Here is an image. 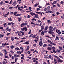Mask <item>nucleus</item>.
Returning a JSON list of instances; mask_svg holds the SVG:
<instances>
[{
    "label": "nucleus",
    "mask_w": 64,
    "mask_h": 64,
    "mask_svg": "<svg viewBox=\"0 0 64 64\" xmlns=\"http://www.w3.org/2000/svg\"><path fill=\"white\" fill-rule=\"evenodd\" d=\"M4 58H9V57H8V56H4Z\"/></svg>",
    "instance_id": "47"
},
{
    "label": "nucleus",
    "mask_w": 64,
    "mask_h": 64,
    "mask_svg": "<svg viewBox=\"0 0 64 64\" xmlns=\"http://www.w3.org/2000/svg\"><path fill=\"white\" fill-rule=\"evenodd\" d=\"M22 18L21 17H19L18 18V19H21Z\"/></svg>",
    "instance_id": "62"
},
{
    "label": "nucleus",
    "mask_w": 64,
    "mask_h": 64,
    "mask_svg": "<svg viewBox=\"0 0 64 64\" xmlns=\"http://www.w3.org/2000/svg\"><path fill=\"white\" fill-rule=\"evenodd\" d=\"M10 14H12H12H14V13H13V12H10Z\"/></svg>",
    "instance_id": "48"
},
{
    "label": "nucleus",
    "mask_w": 64,
    "mask_h": 64,
    "mask_svg": "<svg viewBox=\"0 0 64 64\" xmlns=\"http://www.w3.org/2000/svg\"><path fill=\"white\" fill-rule=\"evenodd\" d=\"M0 56H1L2 57V56H3V54H2V53H1L0 54Z\"/></svg>",
    "instance_id": "41"
},
{
    "label": "nucleus",
    "mask_w": 64,
    "mask_h": 64,
    "mask_svg": "<svg viewBox=\"0 0 64 64\" xmlns=\"http://www.w3.org/2000/svg\"><path fill=\"white\" fill-rule=\"evenodd\" d=\"M41 29H42V30H43L44 29V26H41Z\"/></svg>",
    "instance_id": "16"
},
{
    "label": "nucleus",
    "mask_w": 64,
    "mask_h": 64,
    "mask_svg": "<svg viewBox=\"0 0 64 64\" xmlns=\"http://www.w3.org/2000/svg\"><path fill=\"white\" fill-rule=\"evenodd\" d=\"M10 38V37H7L6 38V40H8Z\"/></svg>",
    "instance_id": "18"
},
{
    "label": "nucleus",
    "mask_w": 64,
    "mask_h": 64,
    "mask_svg": "<svg viewBox=\"0 0 64 64\" xmlns=\"http://www.w3.org/2000/svg\"><path fill=\"white\" fill-rule=\"evenodd\" d=\"M17 53H18V54H21V52H17Z\"/></svg>",
    "instance_id": "43"
},
{
    "label": "nucleus",
    "mask_w": 64,
    "mask_h": 64,
    "mask_svg": "<svg viewBox=\"0 0 64 64\" xmlns=\"http://www.w3.org/2000/svg\"><path fill=\"white\" fill-rule=\"evenodd\" d=\"M57 5L58 6V7H60V6L59 4H57Z\"/></svg>",
    "instance_id": "46"
},
{
    "label": "nucleus",
    "mask_w": 64,
    "mask_h": 64,
    "mask_svg": "<svg viewBox=\"0 0 64 64\" xmlns=\"http://www.w3.org/2000/svg\"><path fill=\"white\" fill-rule=\"evenodd\" d=\"M20 32L22 33V35H24V34H25V33L24 32Z\"/></svg>",
    "instance_id": "15"
},
{
    "label": "nucleus",
    "mask_w": 64,
    "mask_h": 64,
    "mask_svg": "<svg viewBox=\"0 0 64 64\" xmlns=\"http://www.w3.org/2000/svg\"><path fill=\"white\" fill-rule=\"evenodd\" d=\"M56 1H55L53 3H52V4L53 5V4H56Z\"/></svg>",
    "instance_id": "24"
},
{
    "label": "nucleus",
    "mask_w": 64,
    "mask_h": 64,
    "mask_svg": "<svg viewBox=\"0 0 64 64\" xmlns=\"http://www.w3.org/2000/svg\"><path fill=\"white\" fill-rule=\"evenodd\" d=\"M17 60H18V58H15V62H16L17 61Z\"/></svg>",
    "instance_id": "34"
},
{
    "label": "nucleus",
    "mask_w": 64,
    "mask_h": 64,
    "mask_svg": "<svg viewBox=\"0 0 64 64\" xmlns=\"http://www.w3.org/2000/svg\"><path fill=\"white\" fill-rule=\"evenodd\" d=\"M59 57H60V58H62V59L63 58V57H62V56H59Z\"/></svg>",
    "instance_id": "49"
},
{
    "label": "nucleus",
    "mask_w": 64,
    "mask_h": 64,
    "mask_svg": "<svg viewBox=\"0 0 64 64\" xmlns=\"http://www.w3.org/2000/svg\"><path fill=\"white\" fill-rule=\"evenodd\" d=\"M44 57L45 58H48V56L47 55H45L44 56Z\"/></svg>",
    "instance_id": "10"
},
{
    "label": "nucleus",
    "mask_w": 64,
    "mask_h": 64,
    "mask_svg": "<svg viewBox=\"0 0 64 64\" xmlns=\"http://www.w3.org/2000/svg\"><path fill=\"white\" fill-rule=\"evenodd\" d=\"M16 1L14 2L12 4V5H13V6H15V4H16Z\"/></svg>",
    "instance_id": "12"
},
{
    "label": "nucleus",
    "mask_w": 64,
    "mask_h": 64,
    "mask_svg": "<svg viewBox=\"0 0 64 64\" xmlns=\"http://www.w3.org/2000/svg\"><path fill=\"white\" fill-rule=\"evenodd\" d=\"M56 29V27H54V28H53V29H50L49 30V31H48V33L49 34H52V33H53V32H54L55 31V29Z\"/></svg>",
    "instance_id": "1"
},
{
    "label": "nucleus",
    "mask_w": 64,
    "mask_h": 64,
    "mask_svg": "<svg viewBox=\"0 0 64 64\" xmlns=\"http://www.w3.org/2000/svg\"><path fill=\"white\" fill-rule=\"evenodd\" d=\"M12 58L13 59H14L15 58V57L14 56H12Z\"/></svg>",
    "instance_id": "50"
},
{
    "label": "nucleus",
    "mask_w": 64,
    "mask_h": 64,
    "mask_svg": "<svg viewBox=\"0 0 64 64\" xmlns=\"http://www.w3.org/2000/svg\"><path fill=\"white\" fill-rule=\"evenodd\" d=\"M48 57L50 58H52V56L50 55Z\"/></svg>",
    "instance_id": "31"
},
{
    "label": "nucleus",
    "mask_w": 64,
    "mask_h": 64,
    "mask_svg": "<svg viewBox=\"0 0 64 64\" xmlns=\"http://www.w3.org/2000/svg\"><path fill=\"white\" fill-rule=\"evenodd\" d=\"M12 8H13V7H10L9 8V9H12Z\"/></svg>",
    "instance_id": "59"
},
{
    "label": "nucleus",
    "mask_w": 64,
    "mask_h": 64,
    "mask_svg": "<svg viewBox=\"0 0 64 64\" xmlns=\"http://www.w3.org/2000/svg\"><path fill=\"white\" fill-rule=\"evenodd\" d=\"M30 14H31L32 16H33V15H36V14L33 12H30Z\"/></svg>",
    "instance_id": "5"
},
{
    "label": "nucleus",
    "mask_w": 64,
    "mask_h": 64,
    "mask_svg": "<svg viewBox=\"0 0 64 64\" xmlns=\"http://www.w3.org/2000/svg\"><path fill=\"white\" fill-rule=\"evenodd\" d=\"M8 20L9 21H12V19L11 18H8Z\"/></svg>",
    "instance_id": "21"
},
{
    "label": "nucleus",
    "mask_w": 64,
    "mask_h": 64,
    "mask_svg": "<svg viewBox=\"0 0 64 64\" xmlns=\"http://www.w3.org/2000/svg\"><path fill=\"white\" fill-rule=\"evenodd\" d=\"M64 3V2H63L61 1L60 2V4H63Z\"/></svg>",
    "instance_id": "53"
},
{
    "label": "nucleus",
    "mask_w": 64,
    "mask_h": 64,
    "mask_svg": "<svg viewBox=\"0 0 64 64\" xmlns=\"http://www.w3.org/2000/svg\"><path fill=\"white\" fill-rule=\"evenodd\" d=\"M38 22L39 23H40V24H41V23H42V22L40 20H38Z\"/></svg>",
    "instance_id": "30"
},
{
    "label": "nucleus",
    "mask_w": 64,
    "mask_h": 64,
    "mask_svg": "<svg viewBox=\"0 0 64 64\" xmlns=\"http://www.w3.org/2000/svg\"><path fill=\"white\" fill-rule=\"evenodd\" d=\"M53 7H56V5L53 4L52 6Z\"/></svg>",
    "instance_id": "58"
},
{
    "label": "nucleus",
    "mask_w": 64,
    "mask_h": 64,
    "mask_svg": "<svg viewBox=\"0 0 64 64\" xmlns=\"http://www.w3.org/2000/svg\"><path fill=\"white\" fill-rule=\"evenodd\" d=\"M50 9V6H48L47 8V9L48 10H49Z\"/></svg>",
    "instance_id": "35"
},
{
    "label": "nucleus",
    "mask_w": 64,
    "mask_h": 64,
    "mask_svg": "<svg viewBox=\"0 0 64 64\" xmlns=\"http://www.w3.org/2000/svg\"><path fill=\"white\" fill-rule=\"evenodd\" d=\"M31 32V30H30L28 33V34H30Z\"/></svg>",
    "instance_id": "37"
},
{
    "label": "nucleus",
    "mask_w": 64,
    "mask_h": 64,
    "mask_svg": "<svg viewBox=\"0 0 64 64\" xmlns=\"http://www.w3.org/2000/svg\"><path fill=\"white\" fill-rule=\"evenodd\" d=\"M33 62H36V60H33Z\"/></svg>",
    "instance_id": "55"
},
{
    "label": "nucleus",
    "mask_w": 64,
    "mask_h": 64,
    "mask_svg": "<svg viewBox=\"0 0 64 64\" xmlns=\"http://www.w3.org/2000/svg\"><path fill=\"white\" fill-rule=\"evenodd\" d=\"M27 48L26 49V50H28L29 49V46H28Z\"/></svg>",
    "instance_id": "32"
},
{
    "label": "nucleus",
    "mask_w": 64,
    "mask_h": 64,
    "mask_svg": "<svg viewBox=\"0 0 64 64\" xmlns=\"http://www.w3.org/2000/svg\"><path fill=\"white\" fill-rule=\"evenodd\" d=\"M24 25V23H22V24H21V26H20L21 27H23V25Z\"/></svg>",
    "instance_id": "20"
},
{
    "label": "nucleus",
    "mask_w": 64,
    "mask_h": 64,
    "mask_svg": "<svg viewBox=\"0 0 64 64\" xmlns=\"http://www.w3.org/2000/svg\"><path fill=\"white\" fill-rule=\"evenodd\" d=\"M22 40L26 39V38H22Z\"/></svg>",
    "instance_id": "51"
},
{
    "label": "nucleus",
    "mask_w": 64,
    "mask_h": 64,
    "mask_svg": "<svg viewBox=\"0 0 64 64\" xmlns=\"http://www.w3.org/2000/svg\"><path fill=\"white\" fill-rule=\"evenodd\" d=\"M38 4H35V5L34 6V7H36L38 6Z\"/></svg>",
    "instance_id": "29"
},
{
    "label": "nucleus",
    "mask_w": 64,
    "mask_h": 64,
    "mask_svg": "<svg viewBox=\"0 0 64 64\" xmlns=\"http://www.w3.org/2000/svg\"><path fill=\"white\" fill-rule=\"evenodd\" d=\"M4 36V35H0V38H2Z\"/></svg>",
    "instance_id": "33"
},
{
    "label": "nucleus",
    "mask_w": 64,
    "mask_h": 64,
    "mask_svg": "<svg viewBox=\"0 0 64 64\" xmlns=\"http://www.w3.org/2000/svg\"><path fill=\"white\" fill-rule=\"evenodd\" d=\"M56 32L58 33V34H59V35L61 34V32H60V30H58L57 31V30H56Z\"/></svg>",
    "instance_id": "2"
},
{
    "label": "nucleus",
    "mask_w": 64,
    "mask_h": 64,
    "mask_svg": "<svg viewBox=\"0 0 64 64\" xmlns=\"http://www.w3.org/2000/svg\"><path fill=\"white\" fill-rule=\"evenodd\" d=\"M46 46H47V44H46L43 45V47H46Z\"/></svg>",
    "instance_id": "36"
},
{
    "label": "nucleus",
    "mask_w": 64,
    "mask_h": 64,
    "mask_svg": "<svg viewBox=\"0 0 64 64\" xmlns=\"http://www.w3.org/2000/svg\"><path fill=\"white\" fill-rule=\"evenodd\" d=\"M24 44H29V43L28 42H24Z\"/></svg>",
    "instance_id": "26"
},
{
    "label": "nucleus",
    "mask_w": 64,
    "mask_h": 64,
    "mask_svg": "<svg viewBox=\"0 0 64 64\" xmlns=\"http://www.w3.org/2000/svg\"><path fill=\"white\" fill-rule=\"evenodd\" d=\"M47 5H50V4H49L48 3H46V6H47Z\"/></svg>",
    "instance_id": "40"
},
{
    "label": "nucleus",
    "mask_w": 64,
    "mask_h": 64,
    "mask_svg": "<svg viewBox=\"0 0 64 64\" xmlns=\"http://www.w3.org/2000/svg\"><path fill=\"white\" fill-rule=\"evenodd\" d=\"M31 16H30L29 15H28V16H27V17L28 18H30V17H31Z\"/></svg>",
    "instance_id": "45"
},
{
    "label": "nucleus",
    "mask_w": 64,
    "mask_h": 64,
    "mask_svg": "<svg viewBox=\"0 0 64 64\" xmlns=\"http://www.w3.org/2000/svg\"><path fill=\"white\" fill-rule=\"evenodd\" d=\"M42 31V30H40L39 31V32H41Z\"/></svg>",
    "instance_id": "63"
},
{
    "label": "nucleus",
    "mask_w": 64,
    "mask_h": 64,
    "mask_svg": "<svg viewBox=\"0 0 64 64\" xmlns=\"http://www.w3.org/2000/svg\"><path fill=\"white\" fill-rule=\"evenodd\" d=\"M48 50H51V48L48 47Z\"/></svg>",
    "instance_id": "28"
},
{
    "label": "nucleus",
    "mask_w": 64,
    "mask_h": 64,
    "mask_svg": "<svg viewBox=\"0 0 64 64\" xmlns=\"http://www.w3.org/2000/svg\"><path fill=\"white\" fill-rule=\"evenodd\" d=\"M16 55H17V54H14V57H15V58H16V57H17Z\"/></svg>",
    "instance_id": "52"
},
{
    "label": "nucleus",
    "mask_w": 64,
    "mask_h": 64,
    "mask_svg": "<svg viewBox=\"0 0 64 64\" xmlns=\"http://www.w3.org/2000/svg\"><path fill=\"white\" fill-rule=\"evenodd\" d=\"M58 62H62V60L60 59H58Z\"/></svg>",
    "instance_id": "8"
},
{
    "label": "nucleus",
    "mask_w": 64,
    "mask_h": 64,
    "mask_svg": "<svg viewBox=\"0 0 64 64\" xmlns=\"http://www.w3.org/2000/svg\"><path fill=\"white\" fill-rule=\"evenodd\" d=\"M61 51V50H56V52H60Z\"/></svg>",
    "instance_id": "11"
},
{
    "label": "nucleus",
    "mask_w": 64,
    "mask_h": 64,
    "mask_svg": "<svg viewBox=\"0 0 64 64\" xmlns=\"http://www.w3.org/2000/svg\"><path fill=\"white\" fill-rule=\"evenodd\" d=\"M4 53V54H7L8 53V52H5Z\"/></svg>",
    "instance_id": "60"
},
{
    "label": "nucleus",
    "mask_w": 64,
    "mask_h": 64,
    "mask_svg": "<svg viewBox=\"0 0 64 64\" xmlns=\"http://www.w3.org/2000/svg\"><path fill=\"white\" fill-rule=\"evenodd\" d=\"M44 32L43 31H42L41 33V34L42 35V36H43V35H44Z\"/></svg>",
    "instance_id": "14"
},
{
    "label": "nucleus",
    "mask_w": 64,
    "mask_h": 64,
    "mask_svg": "<svg viewBox=\"0 0 64 64\" xmlns=\"http://www.w3.org/2000/svg\"><path fill=\"white\" fill-rule=\"evenodd\" d=\"M35 18H39V16L37 15H36L34 16Z\"/></svg>",
    "instance_id": "19"
},
{
    "label": "nucleus",
    "mask_w": 64,
    "mask_h": 64,
    "mask_svg": "<svg viewBox=\"0 0 64 64\" xmlns=\"http://www.w3.org/2000/svg\"><path fill=\"white\" fill-rule=\"evenodd\" d=\"M10 52L11 53H12V54H13V53H14V52H13V51L12 50H11L10 51Z\"/></svg>",
    "instance_id": "39"
},
{
    "label": "nucleus",
    "mask_w": 64,
    "mask_h": 64,
    "mask_svg": "<svg viewBox=\"0 0 64 64\" xmlns=\"http://www.w3.org/2000/svg\"><path fill=\"white\" fill-rule=\"evenodd\" d=\"M14 47H15V46L13 45H12V46H10V48L11 49H13L14 48Z\"/></svg>",
    "instance_id": "4"
},
{
    "label": "nucleus",
    "mask_w": 64,
    "mask_h": 64,
    "mask_svg": "<svg viewBox=\"0 0 64 64\" xmlns=\"http://www.w3.org/2000/svg\"><path fill=\"white\" fill-rule=\"evenodd\" d=\"M48 26H47L44 28V30H47V29H48Z\"/></svg>",
    "instance_id": "7"
},
{
    "label": "nucleus",
    "mask_w": 64,
    "mask_h": 64,
    "mask_svg": "<svg viewBox=\"0 0 64 64\" xmlns=\"http://www.w3.org/2000/svg\"><path fill=\"white\" fill-rule=\"evenodd\" d=\"M20 43L19 42H17V43H16V45H18L19 44V43Z\"/></svg>",
    "instance_id": "44"
},
{
    "label": "nucleus",
    "mask_w": 64,
    "mask_h": 64,
    "mask_svg": "<svg viewBox=\"0 0 64 64\" xmlns=\"http://www.w3.org/2000/svg\"><path fill=\"white\" fill-rule=\"evenodd\" d=\"M24 30L25 31H27V28H23L22 29V31H24Z\"/></svg>",
    "instance_id": "3"
},
{
    "label": "nucleus",
    "mask_w": 64,
    "mask_h": 64,
    "mask_svg": "<svg viewBox=\"0 0 64 64\" xmlns=\"http://www.w3.org/2000/svg\"><path fill=\"white\" fill-rule=\"evenodd\" d=\"M17 33H18V36H20L21 35V34L20 33H19L18 32H17Z\"/></svg>",
    "instance_id": "13"
},
{
    "label": "nucleus",
    "mask_w": 64,
    "mask_h": 64,
    "mask_svg": "<svg viewBox=\"0 0 64 64\" xmlns=\"http://www.w3.org/2000/svg\"><path fill=\"white\" fill-rule=\"evenodd\" d=\"M54 57H55V58H57V59H60L59 58V57H58L57 56H54Z\"/></svg>",
    "instance_id": "9"
},
{
    "label": "nucleus",
    "mask_w": 64,
    "mask_h": 64,
    "mask_svg": "<svg viewBox=\"0 0 64 64\" xmlns=\"http://www.w3.org/2000/svg\"><path fill=\"white\" fill-rule=\"evenodd\" d=\"M43 44V43H42V42H39V45H40V46H42V44Z\"/></svg>",
    "instance_id": "6"
},
{
    "label": "nucleus",
    "mask_w": 64,
    "mask_h": 64,
    "mask_svg": "<svg viewBox=\"0 0 64 64\" xmlns=\"http://www.w3.org/2000/svg\"><path fill=\"white\" fill-rule=\"evenodd\" d=\"M3 45H4V46H6V43L5 44H4V43H3Z\"/></svg>",
    "instance_id": "56"
},
{
    "label": "nucleus",
    "mask_w": 64,
    "mask_h": 64,
    "mask_svg": "<svg viewBox=\"0 0 64 64\" xmlns=\"http://www.w3.org/2000/svg\"><path fill=\"white\" fill-rule=\"evenodd\" d=\"M14 38L13 37H12L11 38V40L12 41H13V40H14Z\"/></svg>",
    "instance_id": "38"
},
{
    "label": "nucleus",
    "mask_w": 64,
    "mask_h": 64,
    "mask_svg": "<svg viewBox=\"0 0 64 64\" xmlns=\"http://www.w3.org/2000/svg\"><path fill=\"white\" fill-rule=\"evenodd\" d=\"M59 38L58 36H56V38L55 39V40H57Z\"/></svg>",
    "instance_id": "23"
},
{
    "label": "nucleus",
    "mask_w": 64,
    "mask_h": 64,
    "mask_svg": "<svg viewBox=\"0 0 64 64\" xmlns=\"http://www.w3.org/2000/svg\"><path fill=\"white\" fill-rule=\"evenodd\" d=\"M53 28V27L52 26H50L49 27V29H52Z\"/></svg>",
    "instance_id": "17"
},
{
    "label": "nucleus",
    "mask_w": 64,
    "mask_h": 64,
    "mask_svg": "<svg viewBox=\"0 0 64 64\" xmlns=\"http://www.w3.org/2000/svg\"><path fill=\"white\" fill-rule=\"evenodd\" d=\"M41 12H36V13H37V14H41Z\"/></svg>",
    "instance_id": "25"
},
{
    "label": "nucleus",
    "mask_w": 64,
    "mask_h": 64,
    "mask_svg": "<svg viewBox=\"0 0 64 64\" xmlns=\"http://www.w3.org/2000/svg\"><path fill=\"white\" fill-rule=\"evenodd\" d=\"M10 33H8L6 34V35L7 36H8V35H10Z\"/></svg>",
    "instance_id": "57"
},
{
    "label": "nucleus",
    "mask_w": 64,
    "mask_h": 64,
    "mask_svg": "<svg viewBox=\"0 0 64 64\" xmlns=\"http://www.w3.org/2000/svg\"><path fill=\"white\" fill-rule=\"evenodd\" d=\"M36 10L37 11H39V10H40V8H38L36 9Z\"/></svg>",
    "instance_id": "54"
},
{
    "label": "nucleus",
    "mask_w": 64,
    "mask_h": 64,
    "mask_svg": "<svg viewBox=\"0 0 64 64\" xmlns=\"http://www.w3.org/2000/svg\"><path fill=\"white\" fill-rule=\"evenodd\" d=\"M9 27H7L6 28V31H8L9 30Z\"/></svg>",
    "instance_id": "22"
},
{
    "label": "nucleus",
    "mask_w": 64,
    "mask_h": 64,
    "mask_svg": "<svg viewBox=\"0 0 64 64\" xmlns=\"http://www.w3.org/2000/svg\"><path fill=\"white\" fill-rule=\"evenodd\" d=\"M52 49L53 50H55V49H56L55 47H52Z\"/></svg>",
    "instance_id": "27"
},
{
    "label": "nucleus",
    "mask_w": 64,
    "mask_h": 64,
    "mask_svg": "<svg viewBox=\"0 0 64 64\" xmlns=\"http://www.w3.org/2000/svg\"><path fill=\"white\" fill-rule=\"evenodd\" d=\"M62 34H64V31H62Z\"/></svg>",
    "instance_id": "61"
},
{
    "label": "nucleus",
    "mask_w": 64,
    "mask_h": 64,
    "mask_svg": "<svg viewBox=\"0 0 64 64\" xmlns=\"http://www.w3.org/2000/svg\"><path fill=\"white\" fill-rule=\"evenodd\" d=\"M3 4V2H0V5H1Z\"/></svg>",
    "instance_id": "42"
},
{
    "label": "nucleus",
    "mask_w": 64,
    "mask_h": 64,
    "mask_svg": "<svg viewBox=\"0 0 64 64\" xmlns=\"http://www.w3.org/2000/svg\"><path fill=\"white\" fill-rule=\"evenodd\" d=\"M3 28L2 27H1V26H0V29H3Z\"/></svg>",
    "instance_id": "64"
}]
</instances>
